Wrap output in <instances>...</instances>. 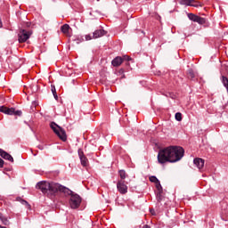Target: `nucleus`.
Masks as SVG:
<instances>
[{
	"instance_id": "nucleus-1",
	"label": "nucleus",
	"mask_w": 228,
	"mask_h": 228,
	"mask_svg": "<svg viewBox=\"0 0 228 228\" xmlns=\"http://www.w3.org/2000/svg\"><path fill=\"white\" fill-rule=\"evenodd\" d=\"M184 158V149L181 146H168L159 150L158 161L160 165L165 163H177Z\"/></svg>"
},
{
	"instance_id": "nucleus-2",
	"label": "nucleus",
	"mask_w": 228,
	"mask_h": 228,
	"mask_svg": "<svg viewBox=\"0 0 228 228\" xmlns=\"http://www.w3.org/2000/svg\"><path fill=\"white\" fill-rule=\"evenodd\" d=\"M56 183H49L46 181L38 182L36 185L37 190H40L45 195H54Z\"/></svg>"
},
{
	"instance_id": "nucleus-3",
	"label": "nucleus",
	"mask_w": 228,
	"mask_h": 228,
	"mask_svg": "<svg viewBox=\"0 0 228 228\" xmlns=\"http://www.w3.org/2000/svg\"><path fill=\"white\" fill-rule=\"evenodd\" d=\"M50 127L55 133V134L61 140V142H67V132L61 126H58L55 122L50 123Z\"/></svg>"
},
{
	"instance_id": "nucleus-4",
	"label": "nucleus",
	"mask_w": 228,
	"mask_h": 228,
	"mask_svg": "<svg viewBox=\"0 0 228 228\" xmlns=\"http://www.w3.org/2000/svg\"><path fill=\"white\" fill-rule=\"evenodd\" d=\"M33 35V31L28 29H20L18 33V41L20 44H24V42H28L31 36Z\"/></svg>"
},
{
	"instance_id": "nucleus-5",
	"label": "nucleus",
	"mask_w": 228,
	"mask_h": 228,
	"mask_svg": "<svg viewBox=\"0 0 228 228\" xmlns=\"http://www.w3.org/2000/svg\"><path fill=\"white\" fill-rule=\"evenodd\" d=\"M81 196L78 194H72L69 199V206L71 209H77L81 206Z\"/></svg>"
},
{
	"instance_id": "nucleus-6",
	"label": "nucleus",
	"mask_w": 228,
	"mask_h": 228,
	"mask_svg": "<svg viewBox=\"0 0 228 228\" xmlns=\"http://www.w3.org/2000/svg\"><path fill=\"white\" fill-rule=\"evenodd\" d=\"M0 111L1 113H4L5 115H16L18 117H20V115H22V111L15 110L14 108H8L6 106H1Z\"/></svg>"
},
{
	"instance_id": "nucleus-7",
	"label": "nucleus",
	"mask_w": 228,
	"mask_h": 228,
	"mask_svg": "<svg viewBox=\"0 0 228 228\" xmlns=\"http://www.w3.org/2000/svg\"><path fill=\"white\" fill-rule=\"evenodd\" d=\"M53 188L55 189V193L61 191V193H64V195H70V197L74 195V191L60 183H55V186Z\"/></svg>"
},
{
	"instance_id": "nucleus-8",
	"label": "nucleus",
	"mask_w": 228,
	"mask_h": 228,
	"mask_svg": "<svg viewBox=\"0 0 228 228\" xmlns=\"http://www.w3.org/2000/svg\"><path fill=\"white\" fill-rule=\"evenodd\" d=\"M117 190L121 195H126V193H127L126 181L118 180L117 183Z\"/></svg>"
},
{
	"instance_id": "nucleus-9",
	"label": "nucleus",
	"mask_w": 228,
	"mask_h": 228,
	"mask_svg": "<svg viewBox=\"0 0 228 228\" xmlns=\"http://www.w3.org/2000/svg\"><path fill=\"white\" fill-rule=\"evenodd\" d=\"M188 18L192 22H197L198 24H206V20L200 16L195 15L194 13H189Z\"/></svg>"
},
{
	"instance_id": "nucleus-10",
	"label": "nucleus",
	"mask_w": 228,
	"mask_h": 228,
	"mask_svg": "<svg viewBox=\"0 0 228 228\" xmlns=\"http://www.w3.org/2000/svg\"><path fill=\"white\" fill-rule=\"evenodd\" d=\"M78 156H79L82 167H87L88 159L86 158V156H85L83 150H78Z\"/></svg>"
},
{
	"instance_id": "nucleus-11",
	"label": "nucleus",
	"mask_w": 228,
	"mask_h": 228,
	"mask_svg": "<svg viewBox=\"0 0 228 228\" xmlns=\"http://www.w3.org/2000/svg\"><path fill=\"white\" fill-rule=\"evenodd\" d=\"M0 156L4 159H6L7 161H10L11 163H13V157H12V155H10V153L6 152L3 149H0Z\"/></svg>"
},
{
	"instance_id": "nucleus-12",
	"label": "nucleus",
	"mask_w": 228,
	"mask_h": 228,
	"mask_svg": "<svg viewBox=\"0 0 228 228\" xmlns=\"http://www.w3.org/2000/svg\"><path fill=\"white\" fill-rule=\"evenodd\" d=\"M106 35L105 29H97L93 33V38H101V37H104Z\"/></svg>"
},
{
	"instance_id": "nucleus-13",
	"label": "nucleus",
	"mask_w": 228,
	"mask_h": 228,
	"mask_svg": "<svg viewBox=\"0 0 228 228\" xmlns=\"http://www.w3.org/2000/svg\"><path fill=\"white\" fill-rule=\"evenodd\" d=\"M194 165L199 168V170L204 168V159L200 158H196L193 160Z\"/></svg>"
},
{
	"instance_id": "nucleus-14",
	"label": "nucleus",
	"mask_w": 228,
	"mask_h": 228,
	"mask_svg": "<svg viewBox=\"0 0 228 228\" xmlns=\"http://www.w3.org/2000/svg\"><path fill=\"white\" fill-rule=\"evenodd\" d=\"M61 31L63 35H66V37H70V26L69 24L62 25L61 27Z\"/></svg>"
},
{
	"instance_id": "nucleus-15",
	"label": "nucleus",
	"mask_w": 228,
	"mask_h": 228,
	"mask_svg": "<svg viewBox=\"0 0 228 228\" xmlns=\"http://www.w3.org/2000/svg\"><path fill=\"white\" fill-rule=\"evenodd\" d=\"M124 62V59L122 57H116L112 61L111 64L113 67H120L122 63Z\"/></svg>"
},
{
	"instance_id": "nucleus-16",
	"label": "nucleus",
	"mask_w": 228,
	"mask_h": 228,
	"mask_svg": "<svg viewBox=\"0 0 228 228\" xmlns=\"http://www.w3.org/2000/svg\"><path fill=\"white\" fill-rule=\"evenodd\" d=\"M118 175L120 177V181H126V179H127V177H129V175H127V173L124 169H120L118 171Z\"/></svg>"
},
{
	"instance_id": "nucleus-17",
	"label": "nucleus",
	"mask_w": 228,
	"mask_h": 228,
	"mask_svg": "<svg viewBox=\"0 0 228 228\" xmlns=\"http://www.w3.org/2000/svg\"><path fill=\"white\" fill-rule=\"evenodd\" d=\"M190 6H193L194 8H202V6H204V4H202V2H200L199 0H191Z\"/></svg>"
},
{
	"instance_id": "nucleus-18",
	"label": "nucleus",
	"mask_w": 228,
	"mask_h": 228,
	"mask_svg": "<svg viewBox=\"0 0 228 228\" xmlns=\"http://www.w3.org/2000/svg\"><path fill=\"white\" fill-rule=\"evenodd\" d=\"M10 61L12 65H13L14 69H19V67H20V65L19 64V61H20V59H19L18 57L12 58Z\"/></svg>"
},
{
	"instance_id": "nucleus-19",
	"label": "nucleus",
	"mask_w": 228,
	"mask_h": 228,
	"mask_svg": "<svg viewBox=\"0 0 228 228\" xmlns=\"http://www.w3.org/2000/svg\"><path fill=\"white\" fill-rule=\"evenodd\" d=\"M0 221L4 225H10V220H8V217L4 216L3 213L0 212Z\"/></svg>"
},
{
	"instance_id": "nucleus-20",
	"label": "nucleus",
	"mask_w": 228,
	"mask_h": 228,
	"mask_svg": "<svg viewBox=\"0 0 228 228\" xmlns=\"http://www.w3.org/2000/svg\"><path fill=\"white\" fill-rule=\"evenodd\" d=\"M52 94L56 101H58V94L56 93V86H51Z\"/></svg>"
},
{
	"instance_id": "nucleus-21",
	"label": "nucleus",
	"mask_w": 228,
	"mask_h": 228,
	"mask_svg": "<svg viewBox=\"0 0 228 228\" xmlns=\"http://www.w3.org/2000/svg\"><path fill=\"white\" fill-rule=\"evenodd\" d=\"M187 77L189 79H194L195 78V73L193 72V69H189L187 73Z\"/></svg>"
},
{
	"instance_id": "nucleus-22",
	"label": "nucleus",
	"mask_w": 228,
	"mask_h": 228,
	"mask_svg": "<svg viewBox=\"0 0 228 228\" xmlns=\"http://www.w3.org/2000/svg\"><path fill=\"white\" fill-rule=\"evenodd\" d=\"M175 118L177 120V122H181V120H183V114L181 112H176Z\"/></svg>"
},
{
	"instance_id": "nucleus-23",
	"label": "nucleus",
	"mask_w": 228,
	"mask_h": 228,
	"mask_svg": "<svg viewBox=\"0 0 228 228\" xmlns=\"http://www.w3.org/2000/svg\"><path fill=\"white\" fill-rule=\"evenodd\" d=\"M191 0H180V4L184 6H191Z\"/></svg>"
},
{
	"instance_id": "nucleus-24",
	"label": "nucleus",
	"mask_w": 228,
	"mask_h": 228,
	"mask_svg": "<svg viewBox=\"0 0 228 228\" xmlns=\"http://www.w3.org/2000/svg\"><path fill=\"white\" fill-rule=\"evenodd\" d=\"M16 200H17V202H21V204H23L25 206H29V203H28L25 200H22V198H20V197H17Z\"/></svg>"
},
{
	"instance_id": "nucleus-25",
	"label": "nucleus",
	"mask_w": 228,
	"mask_h": 228,
	"mask_svg": "<svg viewBox=\"0 0 228 228\" xmlns=\"http://www.w3.org/2000/svg\"><path fill=\"white\" fill-rule=\"evenodd\" d=\"M150 181L151 183H154L155 184H157L158 183H159V180L158 179V177L152 175V176H150Z\"/></svg>"
},
{
	"instance_id": "nucleus-26",
	"label": "nucleus",
	"mask_w": 228,
	"mask_h": 228,
	"mask_svg": "<svg viewBox=\"0 0 228 228\" xmlns=\"http://www.w3.org/2000/svg\"><path fill=\"white\" fill-rule=\"evenodd\" d=\"M162 193L163 192H157L156 199H157L158 202H161V200H163Z\"/></svg>"
},
{
	"instance_id": "nucleus-27",
	"label": "nucleus",
	"mask_w": 228,
	"mask_h": 228,
	"mask_svg": "<svg viewBox=\"0 0 228 228\" xmlns=\"http://www.w3.org/2000/svg\"><path fill=\"white\" fill-rule=\"evenodd\" d=\"M156 184V188L158 190V192H163V187L161 186V183L158 182Z\"/></svg>"
},
{
	"instance_id": "nucleus-28",
	"label": "nucleus",
	"mask_w": 228,
	"mask_h": 228,
	"mask_svg": "<svg viewBox=\"0 0 228 228\" xmlns=\"http://www.w3.org/2000/svg\"><path fill=\"white\" fill-rule=\"evenodd\" d=\"M92 38H94V37H92V35L88 34V35H86V40H92Z\"/></svg>"
},
{
	"instance_id": "nucleus-29",
	"label": "nucleus",
	"mask_w": 228,
	"mask_h": 228,
	"mask_svg": "<svg viewBox=\"0 0 228 228\" xmlns=\"http://www.w3.org/2000/svg\"><path fill=\"white\" fill-rule=\"evenodd\" d=\"M124 60H126V61H131V57H129V56H127V55H125V56L123 57V61H124Z\"/></svg>"
},
{
	"instance_id": "nucleus-30",
	"label": "nucleus",
	"mask_w": 228,
	"mask_h": 228,
	"mask_svg": "<svg viewBox=\"0 0 228 228\" xmlns=\"http://www.w3.org/2000/svg\"><path fill=\"white\" fill-rule=\"evenodd\" d=\"M3 167H4V160L0 158V168H3Z\"/></svg>"
},
{
	"instance_id": "nucleus-31",
	"label": "nucleus",
	"mask_w": 228,
	"mask_h": 228,
	"mask_svg": "<svg viewBox=\"0 0 228 228\" xmlns=\"http://www.w3.org/2000/svg\"><path fill=\"white\" fill-rule=\"evenodd\" d=\"M142 228H151V226L148 225V224H144V225L142 226Z\"/></svg>"
},
{
	"instance_id": "nucleus-32",
	"label": "nucleus",
	"mask_w": 228,
	"mask_h": 228,
	"mask_svg": "<svg viewBox=\"0 0 228 228\" xmlns=\"http://www.w3.org/2000/svg\"><path fill=\"white\" fill-rule=\"evenodd\" d=\"M0 28H3V21L0 20Z\"/></svg>"
},
{
	"instance_id": "nucleus-33",
	"label": "nucleus",
	"mask_w": 228,
	"mask_h": 228,
	"mask_svg": "<svg viewBox=\"0 0 228 228\" xmlns=\"http://www.w3.org/2000/svg\"><path fill=\"white\" fill-rule=\"evenodd\" d=\"M0 228H6V226H2V225H0Z\"/></svg>"
},
{
	"instance_id": "nucleus-34",
	"label": "nucleus",
	"mask_w": 228,
	"mask_h": 228,
	"mask_svg": "<svg viewBox=\"0 0 228 228\" xmlns=\"http://www.w3.org/2000/svg\"><path fill=\"white\" fill-rule=\"evenodd\" d=\"M35 106H37V102H34Z\"/></svg>"
},
{
	"instance_id": "nucleus-35",
	"label": "nucleus",
	"mask_w": 228,
	"mask_h": 228,
	"mask_svg": "<svg viewBox=\"0 0 228 228\" xmlns=\"http://www.w3.org/2000/svg\"><path fill=\"white\" fill-rule=\"evenodd\" d=\"M96 1H101V0H96Z\"/></svg>"
}]
</instances>
